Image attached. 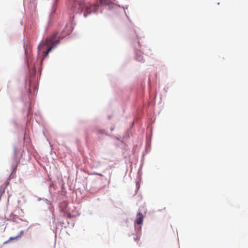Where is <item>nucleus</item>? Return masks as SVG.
Masks as SVG:
<instances>
[{
  "label": "nucleus",
  "mask_w": 248,
  "mask_h": 248,
  "mask_svg": "<svg viewBox=\"0 0 248 248\" xmlns=\"http://www.w3.org/2000/svg\"><path fill=\"white\" fill-rule=\"evenodd\" d=\"M58 32H54L50 37L46 38V41L41 43L38 46V50L40 51L41 47L44 46H48L47 49L45 52L44 57L47 56L48 53L51 51L52 49L55 47L57 44L59 43V40H55L57 36Z\"/></svg>",
  "instance_id": "f257e3e1"
},
{
  "label": "nucleus",
  "mask_w": 248,
  "mask_h": 248,
  "mask_svg": "<svg viewBox=\"0 0 248 248\" xmlns=\"http://www.w3.org/2000/svg\"><path fill=\"white\" fill-rule=\"evenodd\" d=\"M79 6L81 11L85 10L84 13V16L85 17L87 16L89 14H90L94 9V6L85 5L83 3L81 2V1H80L79 3Z\"/></svg>",
  "instance_id": "f03ea898"
},
{
  "label": "nucleus",
  "mask_w": 248,
  "mask_h": 248,
  "mask_svg": "<svg viewBox=\"0 0 248 248\" xmlns=\"http://www.w3.org/2000/svg\"><path fill=\"white\" fill-rule=\"evenodd\" d=\"M24 3L31 9H35L36 8V0H24Z\"/></svg>",
  "instance_id": "7ed1b4c3"
},
{
  "label": "nucleus",
  "mask_w": 248,
  "mask_h": 248,
  "mask_svg": "<svg viewBox=\"0 0 248 248\" xmlns=\"http://www.w3.org/2000/svg\"><path fill=\"white\" fill-rule=\"evenodd\" d=\"M138 218L136 220V222L137 224L140 225L142 223L143 219V216L142 214L140 212L138 213L137 215Z\"/></svg>",
  "instance_id": "20e7f679"
},
{
  "label": "nucleus",
  "mask_w": 248,
  "mask_h": 248,
  "mask_svg": "<svg viewBox=\"0 0 248 248\" xmlns=\"http://www.w3.org/2000/svg\"><path fill=\"white\" fill-rule=\"evenodd\" d=\"M137 59L138 61L140 62H142V61L143 60L140 52H139V54L138 53H137Z\"/></svg>",
  "instance_id": "39448f33"
},
{
  "label": "nucleus",
  "mask_w": 248,
  "mask_h": 248,
  "mask_svg": "<svg viewBox=\"0 0 248 248\" xmlns=\"http://www.w3.org/2000/svg\"><path fill=\"white\" fill-rule=\"evenodd\" d=\"M64 217L67 218H71L73 217L71 214L69 213H65L63 215Z\"/></svg>",
  "instance_id": "423d86ee"
},
{
  "label": "nucleus",
  "mask_w": 248,
  "mask_h": 248,
  "mask_svg": "<svg viewBox=\"0 0 248 248\" xmlns=\"http://www.w3.org/2000/svg\"><path fill=\"white\" fill-rule=\"evenodd\" d=\"M23 232H24L23 231H21L20 232V234L17 236H16V238H17L18 237H21L22 235ZM15 238H16V237H15ZM15 239V238H13V237H10V240H12V239Z\"/></svg>",
  "instance_id": "0eeeda50"
}]
</instances>
